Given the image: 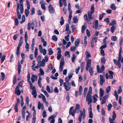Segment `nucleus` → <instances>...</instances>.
Instances as JSON below:
<instances>
[{"label":"nucleus","mask_w":123,"mask_h":123,"mask_svg":"<svg viewBox=\"0 0 123 123\" xmlns=\"http://www.w3.org/2000/svg\"><path fill=\"white\" fill-rule=\"evenodd\" d=\"M18 105H17V103H16L15 104V105L14 106V109L15 111V112H18Z\"/></svg>","instance_id":"50"},{"label":"nucleus","mask_w":123,"mask_h":123,"mask_svg":"<svg viewBox=\"0 0 123 123\" xmlns=\"http://www.w3.org/2000/svg\"><path fill=\"white\" fill-rule=\"evenodd\" d=\"M92 87L91 86L89 87L88 92L87 93V95H91L92 94Z\"/></svg>","instance_id":"41"},{"label":"nucleus","mask_w":123,"mask_h":123,"mask_svg":"<svg viewBox=\"0 0 123 123\" xmlns=\"http://www.w3.org/2000/svg\"><path fill=\"white\" fill-rule=\"evenodd\" d=\"M15 93L17 95H19L21 94V91L19 90V88L18 86H17L15 88Z\"/></svg>","instance_id":"20"},{"label":"nucleus","mask_w":123,"mask_h":123,"mask_svg":"<svg viewBox=\"0 0 123 123\" xmlns=\"http://www.w3.org/2000/svg\"><path fill=\"white\" fill-rule=\"evenodd\" d=\"M19 2L20 5V12L21 14H22L23 13V0H20Z\"/></svg>","instance_id":"17"},{"label":"nucleus","mask_w":123,"mask_h":123,"mask_svg":"<svg viewBox=\"0 0 123 123\" xmlns=\"http://www.w3.org/2000/svg\"><path fill=\"white\" fill-rule=\"evenodd\" d=\"M99 33V32L98 31H96L95 34L92 38V40L94 41L96 43H97V40L98 39L97 37Z\"/></svg>","instance_id":"9"},{"label":"nucleus","mask_w":123,"mask_h":123,"mask_svg":"<svg viewBox=\"0 0 123 123\" xmlns=\"http://www.w3.org/2000/svg\"><path fill=\"white\" fill-rule=\"evenodd\" d=\"M74 108V107L73 106H72L70 108L69 110V114L70 115H72L73 117L74 116L76 112L77 111L75 109L73 110Z\"/></svg>","instance_id":"10"},{"label":"nucleus","mask_w":123,"mask_h":123,"mask_svg":"<svg viewBox=\"0 0 123 123\" xmlns=\"http://www.w3.org/2000/svg\"><path fill=\"white\" fill-rule=\"evenodd\" d=\"M15 24L14 25L15 26H18V24L19 22L17 18H15L14 20Z\"/></svg>","instance_id":"36"},{"label":"nucleus","mask_w":123,"mask_h":123,"mask_svg":"<svg viewBox=\"0 0 123 123\" xmlns=\"http://www.w3.org/2000/svg\"><path fill=\"white\" fill-rule=\"evenodd\" d=\"M112 107V104L110 103L109 104L107 108L108 110L110 111Z\"/></svg>","instance_id":"63"},{"label":"nucleus","mask_w":123,"mask_h":123,"mask_svg":"<svg viewBox=\"0 0 123 123\" xmlns=\"http://www.w3.org/2000/svg\"><path fill=\"white\" fill-rule=\"evenodd\" d=\"M64 58H62L61 59V61L60 63V66L63 67L64 64Z\"/></svg>","instance_id":"29"},{"label":"nucleus","mask_w":123,"mask_h":123,"mask_svg":"<svg viewBox=\"0 0 123 123\" xmlns=\"http://www.w3.org/2000/svg\"><path fill=\"white\" fill-rule=\"evenodd\" d=\"M95 26L94 27V26H93V27L95 29H97L98 25V21L97 20H96L95 23Z\"/></svg>","instance_id":"24"},{"label":"nucleus","mask_w":123,"mask_h":123,"mask_svg":"<svg viewBox=\"0 0 123 123\" xmlns=\"http://www.w3.org/2000/svg\"><path fill=\"white\" fill-rule=\"evenodd\" d=\"M70 80V79L68 77H66L65 79V80L66 81L64 83H68L69 82H68Z\"/></svg>","instance_id":"62"},{"label":"nucleus","mask_w":123,"mask_h":123,"mask_svg":"<svg viewBox=\"0 0 123 123\" xmlns=\"http://www.w3.org/2000/svg\"><path fill=\"white\" fill-rule=\"evenodd\" d=\"M113 61L114 62V64L116 65H118L119 68H120L121 66V65L120 63V62L119 63L118 62V60L117 61V60L116 59H114Z\"/></svg>","instance_id":"21"},{"label":"nucleus","mask_w":123,"mask_h":123,"mask_svg":"<svg viewBox=\"0 0 123 123\" xmlns=\"http://www.w3.org/2000/svg\"><path fill=\"white\" fill-rule=\"evenodd\" d=\"M122 58V54L121 53H120L119 54L118 57V62L119 63L120 62Z\"/></svg>","instance_id":"56"},{"label":"nucleus","mask_w":123,"mask_h":123,"mask_svg":"<svg viewBox=\"0 0 123 123\" xmlns=\"http://www.w3.org/2000/svg\"><path fill=\"white\" fill-rule=\"evenodd\" d=\"M69 12V19L70 20V22H71L72 17V10H70Z\"/></svg>","instance_id":"47"},{"label":"nucleus","mask_w":123,"mask_h":123,"mask_svg":"<svg viewBox=\"0 0 123 123\" xmlns=\"http://www.w3.org/2000/svg\"><path fill=\"white\" fill-rule=\"evenodd\" d=\"M91 95H87L86 97V101L88 102V103L89 105L92 102V99H91Z\"/></svg>","instance_id":"12"},{"label":"nucleus","mask_w":123,"mask_h":123,"mask_svg":"<svg viewBox=\"0 0 123 123\" xmlns=\"http://www.w3.org/2000/svg\"><path fill=\"white\" fill-rule=\"evenodd\" d=\"M41 95L42 96V98L43 102H44L46 101V99L45 96L42 94H41Z\"/></svg>","instance_id":"58"},{"label":"nucleus","mask_w":123,"mask_h":123,"mask_svg":"<svg viewBox=\"0 0 123 123\" xmlns=\"http://www.w3.org/2000/svg\"><path fill=\"white\" fill-rule=\"evenodd\" d=\"M27 42H25L26 43V45L25 46V48L26 49V50L27 51H29V44L27 43Z\"/></svg>","instance_id":"38"},{"label":"nucleus","mask_w":123,"mask_h":123,"mask_svg":"<svg viewBox=\"0 0 123 123\" xmlns=\"http://www.w3.org/2000/svg\"><path fill=\"white\" fill-rule=\"evenodd\" d=\"M117 37L116 36H115L111 37V40L113 41H116L117 40Z\"/></svg>","instance_id":"42"},{"label":"nucleus","mask_w":123,"mask_h":123,"mask_svg":"<svg viewBox=\"0 0 123 123\" xmlns=\"http://www.w3.org/2000/svg\"><path fill=\"white\" fill-rule=\"evenodd\" d=\"M79 40L78 39H77L76 41L75 42V46L77 47L79 45Z\"/></svg>","instance_id":"37"},{"label":"nucleus","mask_w":123,"mask_h":123,"mask_svg":"<svg viewBox=\"0 0 123 123\" xmlns=\"http://www.w3.org/2000/svg\"><path fill=\"white\" fill-rule=\"evenodd\" d=\"M21 65L20 64L19 62H18V70L19 74H20V73L21 71Z\"/></svg>","instance_id":"28"},{"label":"nucleus","mask_w":123,"mask_h":123,"mask_svg":"<svg viewBox=\"0 0 123 123\" xmlns=\"http://www.w3.org/2000/svg\"><path fill=\"white\" fill-rule=\"evenodd\" d=\"M105 67L103 65L101 67V69H100L99 73H102V72L105 70Z\"/></svg>","instance_id":"40"},{"label":"nucleus","mask_w":123,"mask_h":123,"mask_svg":"<svg viewBox=\"0 0 123 123\" xmlns=\"http://www.w3.org/2000/svg\"><path fill=\"white\" fill-rule=\"evenodd\" d=\"M108 72L110 75L109 76V78L110 79H112L113 77V73L112 71L110 70L108 71Z\"/></svg>","instance_id":"22"},{"label":"nucleus","mask_w":123,"mask_h":123,"mask_svg":"<svg viewBox=\"0 0 123 123\" xmlns=\"http://www.w3.org/2000/svg\"><path fill=\"white\" fill-rule=\"evenodd\" d=\"M42 91L44 93L45 95L47 97H48L49 96V95L46 91L43 90H42Z\"/></svg>","instance_id":"52"},{"label":"nucleus","mask_w":123,"mask_h":123,"mask_svg":"<svg viewBox=\"0 0 123 123\" xmlns=\"http://www.w3.org/2000/svg\"><path fill=\"white\" fill-rule=\"evenodd\" d=\"M48 8L49 12L50 13L52 14L54 13L55 10L51 5H50L49 6Z\"/></svg>","instance_id":"15"},{"label":"nucleus","mask_w":123,"mask_h":123,"mask_svg":"<svg viewBox=\"0 0 123 123\" xmlns=\"http://www.w3.org/2000/svg\"><path fill=\"white\" fill-rule=\"evenodd\" d=\"M17 82L16 77L14 75L13 78V84H15Z\"/></svg>","instance_id":"59"},{"label":"nucleus","mask_w":123,"mask_h":123,"mask_svg":"<svg viewBox=\"0 0 123 123\" xmlns=\"http://www.w3.org/2000/svg\"><path fill=\"white\" fill-rule=\"evenodd\" d=\"M94 5H91V11H88V16H92V14L94 13Z\"/></svg>","instance_id":"13"},{"label":"nucleus","mask_w":123,"mask_h":123,"mask_svg":"<svg viewBox=\"0 0 123 123\" xmlns=\"http://www.w3.org/2000/svg\"><path fill=\"white\" fill-rule=\"evenodd\" d=\"M28 81L30 85V87L31 89L32 90V94L33 95L34 98H36L37 96V92L35 87L34 86H33L31 81L30 80V76L29 74H28L27 76Z\"/></svg>","instance_id":"1"},{"label":"nucleus","mask_w":123,"mask_h":123,"mask_svg":"<svg viewBox=\"0 0 123 123\" xmlns=\"http://www.w3.org/2000/svg\"><path fill=\"white\" fill-rule=\"evenodd\" d=\"M116 114L115 111H113V115L112 117V119H113V120H115L116 117Z\"/></svg>","instance_id":"55"},{"label":"nucleus","mask_w":123,"mask_h":123,"mask_svg":"<svg viewBox=\"0 0 123 123\" xmlns=\"http://www.w3.org/2000/svg\"><path fill=\"white\" fill-rule=\"evenodd\" d=\"M100 85L102 86L105 81V80L103 75H100Z\"/></svg>","instance_id":"16"},{"label":"nucleus","mask_w":123,"mask_h":123,"mask_svg":"<svg viewBox=\"0 0 123 123\" xmlns=\"http://www.w3.org/2000/svg\"><path fill=\"white\" fill-rule=\"evenodd\" d=\"M111 8L113 10H115L116 9V7L115 4H112L110 6Z\"/></svg>","instance_id":"48"},{"label":"nucleus","mask_w":123,"mask_h":123,"mask_svg":"<svg viewBox=\"0 0 123 123\" xmlns=\"http://www.w3.org/2000/svg\"><path fill=\"white\" fill-rule=\"evenodd\" d=\"M46 3H42L41 5V7L44 10H45L46 9L45 5H46Z\"/></svg>","instance_id":"32"},{"label":"nucleus","mask_w":123,"mask_h":123,"mask_svg":"<svg viewBox=\"0 0 123 123\" xmlns=\"http://www.w3.org/2000/svg\"><path fill=\"white\" fill-rule=\"evenodd\" d=\"M26 4L27 6V8L28 9H30V3L29 1L27 0L26 1Z\"/></svg>","instance_id":"44"},{"label":"nucleus","mask_w":123,"mask_h":123,"mask_svg":"<svg viewBox=\"0 0 123 123\" xmlns=\"http://www.w3.org/2000/svg\"><path fill=\"white\" fill-rule=\"evenodd\" d=\"M106 60L104 57H102L101 59V63L103 64H105V63Z\"/></svg>","instance_id":"51"},{"label":"nucleus","mask_w":123,"mask_h":123,"mask_svg":"<svg viewBox=\"0 0 123 123\" xmlns=\"http://www.w3.org/2000/svg\"><path fill=\"white\" fill-rule=\"evenodd\" d=\"M38 55V49L37 48H36L34 52V56L36 58Z\"/></svg>","instance_id":"39"},{"label":"nucleus","mask_w":123,"mask_h":123,"mask_svg":"<svg viewBox=\"0 0 123 123\" xmlns=\"http://www.w3.org/2000/svg\"><path fill=\"white\" fill-rule=\"evenodd\" d=\"M91 95H87L86 97V101L88 102V103L89 105L92 102V99H91Z\"/></svg>","instance_id":"11"},{"label":"nucleus","mask_w":123,"mask_h":123,"mask_svg":"<svg viewBox=\"0 0 123 123\" xmlns=\"http://www.w3.org/2000/svg\"><path fill=\"white\" fill-rule=\"evenodd\" d=\"M98 97V96L97 94H95L93 96V102L94 103H96L97 101V98Z\"/></svg>","instance_id":"23"},{"label":"nucleus","mask_w":123,"mask_h":123,"mask_svg":"<svg viewBox=\"0 0 123 123\" xmlns=\"http://www.w3.org/2000/svg\"><path fill=\"white\" fill-rule=\"evenodd\" d=\"M65 56L68 58H70V56L69 54V52L68 51L65 52Z\"/></svg>","instance_id":"31"},{"label":"nucleus","mask_w":123,"mask_h":123,"mask_svg":"<svg viewBox=\"0 0 123 123\" xmlns=\"http://www.w3.org/2000/svg\"><path fill=\"white\" fill-rule=\"evenodd\" d=\"M38 77L37 75H32L31 77V80L32 83H34L35 80L37 81V80Z\"/></svg>","instance_id":"19"},{"label":"nucleus","mask_w":123,"mask_h":123,"mask_svg":"<svg viewBox=\"0 0 123 123\" xmlns=\"http://www.w3.org/2000/svg\"><path fill=\"white\" fill-rule=\"evenodd\" d=\"M106 97L105 96L103 97L102 99V102L101 103L102 105H103L104 104L106 103Z\"/></svg>","instance_id":"33"},{"label":"nucleus","mask_w":123,"mask_h":123,"mask_svg":"<svg viewBox=\"0 0 123 123\" xmlns=\"http://www.w3.org/2000/svg\"><path fill=\"white\" fill-rule=\"evenodd\" d=\"M38 108L39 110L41 109L42 110H43L44 109L43 104L42 103H41L40 101H39L38 102Z\"/></svg>","instance_id":"18"},{"label":"nucleus","mask_w":123,"mask_h":123,"mask_svg":"<svg viewBox=\"0 0 123 123\" xmlns=\"http://www.w3.org/2000/svg\"><path fill=\"white\" fill-rule=\"evenodd\" d=\"M29 9H26L25 11V15L27 17L29 14L30 11H29Z\"/></svg>","instance_id":"30"},{"label":"nucleus","mask_w":123,"mask_h":123,"mask_svg":"<svg viewBox=\"0 0 123 123\" xmlns=\"http://www.w3.org/2000/svg\"><path fill=\"white\" fill-rule=\"evenodd\" d=\"M23 38L22 37H21L20 38V39L19 41V42L18 44L17 49V51L16 52V54L17 56L18 57L19 56V49L20 47L22 46L23 43V41L22 40Z\"/></svg>","instance_id":"5"},{"label":"nucleus","mask_w":123,"mask_h":123,"mask_svg":"<svg viewBox=\"0 0 123 123\" xmlns=\"http://www.w3.org/2000/svg\"><path fill=\"white\" fill-rule=\"evenodd\" d=\"M1 80H3L5 79V75L4 73L2 72H1Z\"/></svg>","instance_id":"35"},{"label":"nucleus","mask_w":123,"mask_h":123,"mask_svg":"<svg viewBox=\"0 0 123 123\" xmlns=\"http://www.w3.org/2000/svg\"><path fill=\"white\" fill-rule=\"evenodd\" d=\"M39 50L40 53H43L44 55H46L47 50L45 49H43L42 46L41 45H39Z\"/></svg>","instance_id":"8"},{"label":"nucleus","mask_w":123,"mask_h":123,"mask_svg":"<svg viewBox=\"0 0 123 123\" xmlns=\"http://www.w3.org/2000/svg\"><path fill=\"white\" fill-rule=\"evenodd\" d=\"M25 42H27L28 39V36L27 35V32L26 31L25 32Z\"/></svg>","instance_id":"49"},{"label":"nucleus","mask_w":123,"mask_h":123,"mask_svg":"<svg viewBox=\"0 0 123 123\" xmlns=\"http://www.w3.org/2000/svg\"><path fill=\"white\" fill-rule=\"evenodd\" d=\"M86 111L84 108L83 109V111H80V114L78 118L79 121L80 122H81L82 119H83L85 118L86 116Z\"/></svg>","instance_id":"4"},{"label":"nucleus","mask_w":123,"mask_h":123,"mask_svg":"<svg viewBox=\"0 0 123 123\" xmlns=\"http://www.w3.org/2000/svg\"><path fill=\"white\" fill-rule=\"evenodd\" d=\"M57 115V113H55L54 115H52L50 116L48 118V120H50L51 119L52 120L50 121L51 123H54L55 120L54 118H55Z\"/></svg>","instance_id":"7"},{"label":"nucleus","mask_w":123,"mask_h":123,"mask_svg":"<svg viewBox=\"0 0 123 123\" xmlns=\"http://www.w3.org/2000/svg\"><path fill=\"white\" fill-rule=\"evenodd\" d=\"M91 59H89L87 62L86 65V68L87 71H88L89 69V72L90 73L91 75H92L93 74V71L92 68L90 67L91 66Z\"/></svg>","instance_id":"2"},{"label":"nucleus","mask_w":123,"mask_h":123,"mask_svg":"<svg viewBox=\"0 0 123 123\" xmlns=\"http://www.w3.org/2000/svg\"><path fill=\"white\" fill-rule=\"evenodd\" d=\"M20 6V4L19 3H17V14L18 16V18L20 19L21 18V14L19 12V9Z\"/></svg>","instance_id":"14"},{"label":"nucleus","mask_w":123,"mask_h":123,"mask_svg":"<svg viewBox=\"0 0 123 123\" xmlns=\"http://www.w3.org/2000/svg\"><path fill=\"white\" fill-rule=\"evenodd\" d=\"M63 84L64 87L67 91H69L71 89V85L70 82H68L67 83H64Z\"/></svg>","instance_id":"6"},{"label":"nucleus","mask_w":123,"mask_h":123,"mask_svg":"<svg viewBox=\"0 0 123 123\" xmlns=\"http://www.w3.org/2000/svg\"><path fill=\"white\" fill-rule=\"evenodd\" d=\"M73 23H77L78 21V20L77 18V16H75L73 18Z\"/></svg>","instance_id":"27"},{"label":"nucleus","mask_w":123,"mask_h":123,"mask_svg":"<svg viewBox=\"0 0 123 123\" xmlns=\"http://www.w3.org/2000/svg\"><path fill=\"white\" fill-rule=\"evenodd\" d=\"M72 30L73 32H74L76 29L75 26V25H72L71 26Z\"/></svg>","instance_id":"61"},{"label":"nucleus","mask_w":123,"mask_h":123,"mask_svg":"<svg viewBox=\"0 0 123 123\" xmlns=\"http://www.w3.org/2000/svg\"><path fill=\"white\" fill-rule=\"evenodd\" d=\"M42 115L43 118H45L47 116L46 112L45 110H44L43 111Z\"/></svg>","instance_id":"64"},{"label":"nucleus","mask_w":123,"mask_h":123,"mask_svg":"<svg viewBox=\"0 0 123 123\" xmlns=\"http://www.w3.org/2000/svg\"><path fill=\"white\" fill-rule=\"evenodd\" d=\"M48 51L49 52V55H51L53 54V52L51 48H49L48 50Z\"/></svg>","instance_id":"34"},{"label":"nucleus","mask_w":123,"mask_h":123,"mask_svg":"<svg viewBox=\"0 0 123 123\" xmlns=\"http://www.w3.org/2000/svg\"><path fill=\"white\" fill-rule=\"evenodd\" d=\"M35 61L34 60H33L32 62V70L33 71H35L36 70L35 69H34V67L36 65V64L35 63Z\"/></svg>","instance_id":"53"},{"label":"nucleus","mask_w":123,"mask_h":123,"mask_svg":"<svg viewBox=\"0 0 123 123\" xmlns=\"http://www.w3.org/2000/svg\"><path fill=\"white\" fill-rule=\"evenodd\" d=\"M111 90V87L110 86H108L106 89V91L107 93H109Z\"/></svg>","instance_id":"60"},{"label":"nucleus","mask_w":123,"mask_h":123,"mask_svg":"<svg viewBox=\"0 0 123 123\" xmlns=\"http://www.w3.org/2000/svg\"><path fill=\"white\" fill-rule=\"evenodd\" d=\"M40 74L41 75H43L44 74V72L43 70L41 68L40 69Z\"/></svg>","instance_id":"46"},{"label":"nucleus","mask_w":123,"mask_h":123,"mask_svg":"<svg viewBox=\"0 0 123 123\" xmlns=\"http://www.w3.org/2000/svg\"><path fill=\"white\" fill-rule=\"evenodd\" d=\"M80 105L78 104H77L76 105V107L74 109H75L76 111H77V110H79L80 109Z\"/></svg>","instance_id":"54"},{"label":"nucleus","mask_w":123,"mask_h":123,"mask_svg":"<svg viewBox=\"0 0 123 123\" xmlns=\"http://www.w3.org/2000/svg\"><path fill=\"white\" fill-rule=\"evenodd\" d=\"M42 60L40 61L38 63L37 65H39V66H42L43 67L45 65V62H47L48 60V58L47 55H45Z\"/></svg>","instance_id":"3"},{"label":"nucleus","mask_w":123,"mask_h":123,"mask_svg":"<svg viewBox=\"0 0 123 123\" xmlns=\"http://www.w3.org/2000/svg\"><path fill=\"white\" fill-rule=\"evenodd\" d=\"M87 90L88 89L87 87L85 88L84 89V97H85L86 96Z\"/></svg>","instance_id":"45"},{"label":"nucleus","mask_w":123,"mask_h":123,"mask_svg":"<svg viewBox=\"0 0 123 123\" xmlns=\"http://www.w3.org/2000/svg\"><path fill=\"white\" fill-rule=\"evenodd\" d=\"M61 20L60 21V24L62 25L64 24V21L63 17H61Z\"/></svg>","instance_id":"43"},{"label":"nucleus","mask_w":123,"mask_h":123,"mask_svg":"<svg viewBox=\"0 0 123 123\" xmlns=\"http://www.w3.org/2000/svg\"><path fill=\"white\" fill-rule=\"evenodd\" d=\"M104 92L102 88H100V96L102 97L104 95Z\"/></svg>","instance_id":"25"},{"label":"nucleus","mask_w":123,"mask_h":123,"mask_svg":"<svg viewBox=\"0 0 123 123\" xmlns=\"http://www.w3.org/2000/svg\"><path fill=\"white\" fill-rule=\"evenodd\" d=\"M34 26V24L33 23L31 24L30 23H29L28 24V30H30L31 29V26L33 27Z\"/></svg>","instance_id":"26"},{"label":"nucleus","mask_w":123,"mask_h":123,"mask_svg":"<svg viewBox=\"0 0 123 123\" xmlns=\"http://www.w3.org/2000/svg\"><path fill=\"white\" fill-rule=\"evenodd\" d=\"M122 91V87L120 86L119 87V89L118 90V94H120Z\"/></svg>","instance_id":"57"}]
</instances>
